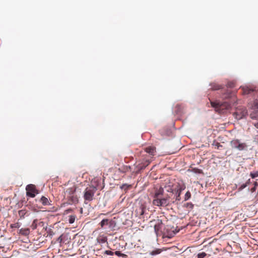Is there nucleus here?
Segmentation results:
<instances>
[{"label": "nucleus", "instance_id": "19", "mask_svg": "<svg viewBox=\"0 0 258 258\" xmlns=\"http://www.w3.org/2000/svg\"><path fill=\"white\" fill-rule=\"evenodd\" d=\"M98 242L100 243H104L107 242V238L106 237H100L97 238Z\"/></svg>", "mask_w": 258, "mask_h": 258}, {"label": "nucleus", "instance_id": "20", "mask_svg": "<svg viewBox=\"0 0 258 258\" xmlns=\"http://www.w3.org/2000/svg\"><path fill=\"white\" fill-rule=\"evenodd\" d=\"M231 97V93L229 91H227L226 93L222 95V98L223 99H227Z\"/></svg>", "mask_w": 258, "mask_h": 258}, {"label": "nucleus", "instance_id": "7", "mask_svg": "<svg viewBox=\"0 0 258 258\" xmlns=\"http://www.w3.org/2000/svg\"><path fill=\"white\" fill-rule=\"evenodd\" d=\"M26 195L31 198H34L36 194H38V190L33 184H29L26 186Z\"/></svg>", "mask_w": 258, "mask_h": 258}, {"label": "nucleus", "instance_id": "30", "mask_svg": "<svg viewBox=\"0 0 258 258\" xmlns=\"http://www.w3.org/2000/svg\"><path fill=\"white\" fill-rule=\"evenodd\" d=\"M227 86L229 88H233L235 87V83L234 82H229L227 84Z\"/></svg>", "mask_w": 258, "mask_h": 258}, {"label": "nucleus", "instance_id": "2", "mask_svg": "<svg viewBox=\"0 0 258 258\" xmlns=\"http://www.w3.org/2000/svg\"><path fill=\"white\" fill-rule=\"evenodd\" d=\"M97 190V187L93 185L87 187L84 192L85 200L89 202L92 201L94 199V194Z\"/></svg>", "mask_w": 258, "mask_h": 258}, {"label": "nucleus", "instance_id": "40", "mask_svg": "<svg viewBox=\"0 0 258 258\" xmlns=\"http://www.w3.org/2000/svg\"><path fill=\"white\" fill-rule=\"evenodd\" d=\"M254 125L257 128H258V122H256V123H254Z\"/></svg>", "mask_w": 258, "mask_h": 258}, {"label": "nucleus", "instance_id": "41", "mask_svg": "<svg viewBox=\"0 0 258 258\" xmlns=\"http://www.w3.org/2000/svg\"><path fill=\"white\" fill-rule=\"evenodd\" d=\"M144 211L143 208H142V212H141V215L144 214Z\"/></svg>", "mask_w": 258, "mask_h": 258}, {"label": "nucleus", "instance_id": "6", "mask_svg": "<svg viewBox=\"0 0 258 258\" xmlns=\"http://www.w3.org/2000/svg\"><path fill=\"white\" fill-rule=\"evenodd\" d=\"M185 188V185L184 183H178L176 187H175L174 189L172 190V192L173 194H175L176 196V201H180L181 200L180 198V195L181 193V191L183 190Z\"/></svg>", "mask_w": 258, "mask_h": 258}, {"label": "nucleus", "instance_id": "39", "mask_svg": "<svg viewBox=\"0 0 258 258\" xmlns=\"http://www.w3.org/2000/svg\"><path fill=\"white\" fill-rule=\"evenodd\" d=\"M257 185H258V183L257 182L255 181L254 182V186L256 187L257 186Z\"/></svg>", "mask_w": 258, "mask_h": 258}, {"label": "nucleus", "instance_id": "22", "mask_svg": "<svg viewBox=\"0 0 258 258\" xmlns=\"http://www.w3.org/2000/svg\"><path fill=\"white\" fill-rule=\"evenodd\" d=\"M76 219V216L71 215L69 216V222L70 224L73 223Z\"/></svg>", "mask_w": 258, "mask_h": 258}, {"label": "nucleus", "instance_id": "26", "mask_svg": "<svg viewBox=\"0 0 258 258\" xmlns=\"http://www.w3.org/2000/svg\"><path fill=\"white\" fill-rule=\"evenodd\" d=\"M250 176L252 178H254L255 177H258V171H255V172H250Z\"/></svg>", "mask_w": 258, "mask_h": 258}, {"label": "nucleus", "instance_id": "29", "mask_svg": "<svg viewBox=\"0 0 258 258\" xmlns=\"http://www.w3.org/2000/svg\"><path fill=\"white\" fill-rule=\"evenodd\" d=\"M213 145H214L218 149H219L220 147H222V145H221L220 143L218 142L214 143Z\"/></svg>", "mask_w": 258, "mask_h": 258}, {"label": "nucleus", "instance_id": "9", "mask_svg": "<svg viewBox=\"0 0 258 258\" xmlns=\"http://www.w3.org/2000/svg\"><path fill=\"white\" fill-rule=\"evenodd\" d=\"M154 221H156V223L154 225V231L157 235H158L159 233V232L161 231L162 226V221L160 219L154 220Z\"/></svg>", "mask_w": 258, "mask_h": 258}, {"label": "nucleus", "instance_id": "14", "mask_svg": "<svg viewBox=\"0 0 258 258\" xmlns=\"http://www.w3.org/2000/svg\"><path fill=\"white\" fill-rule=\"evenodd\" d=\"M211 253L212 252L207 253V252L202 251V252H199L198 254L197 257L198 258H204L205 257H209V256L211 255Z\"/></svg>", "mask_w": 258, "mask_h": 258}, {"label": "nucleus", "instance_id": "35", "mask_svg": "<svg viewBox=\"0 0 258 258\" xmlns=\"http://www.w3.org/2000/svg\"><path fill=\"white\" fill-rule=\"evenodd\" d=\"M62 235H61L57 239V241H58L60 244H61L62 242Z\"/></svg>", "mask_w": 258, "mask_h": 258}, {"label": "nucleus", "instance_id": "28", "mask_svg": "<svg viewBox=\"0 0 258 258\" xmlns=\"http://www.w3.org/2000/svg\"><path fill=\"white\" fill-rule=\"evenodd\" d=\"M247 186V184H245V183H243L242 184H241L238 188V190L239 191H240V190H242L243 189H244V188H245Z\"/></svg>", "mask_w": 258, "mask_h": 258}, {"label": "nucleus", "instance_id": "3", "mask_svg": "<svg viewBox=\"0 0 258 258\" xmlns=\"http://www.w3.org/2000/svg\"><path fill=\"white\" fill-rule=\"evenodd\" d=\"M212 107H214L217 111L222 112L224 109H228L231 107V104L227 102L221 103L219 101H211Z\"/></svg>", "mask_w": 258, "mask_h": 258}, {"label": "nucleus", "instance_id": "13", "mask_svg": "<svg viewBox=\"0 0 258 258\" xmlns=\"http://www.w3.org/2000/svg\"><path fill=\"white\" fill-rule=\"evenodd\" d=\"M242 93L244 94H249L254 91V89H251L248 87H244L242 88Z\"/></svg>", "mask_w": 258, "mask_h": 258}, {"label": "nucleus", "instance_id": "27", "mask_svg": "<svg viewBox=\"0 0 258 258\" xmlns=\"http://www.w3.org/2000/svg\"><path fill=\"white\" fill-rule=\"evenodd\" d=\"M47 235L49 236H52L53 235H54V233L52 231L51 229H49L47 230Z\"/></svg>", "mask_w": 258, "mask_h": 258}, {"label": "nucleus", "instance_id": "1", "mask_svg": "<svg viewBox=\"0 0 258 258\" xmlns=\"http://www.w3.org/2000/svg\"><path fill=\"white\" fill-rule=\"evenodd\" d=\"M144 151L145 152L148 153L149 155L144 157L142 162L138 165L139 170L144 169L150 163L151 159L155 155L156 148L153 146H148L144 148Z\"/></svg>", "mask_w": 258, "mask_h": 258}, {"label": "nucleus", "instance_id": "37", "mask_svg": "<svg viewBox=\"0 0 258 258\" xmlns=\"http://www.w3.org/2000/svg\"><path fill=\"white\" fill-rule=\"evenodd\" d=\"M256 187H254V186L253 187L251 188V189H250L251 192H254L255 191V190H256Z\"/></svg>", "mask_w": 258, "mask_h": 258}, {"label": "nucleus", "instance_id": "25", "mask_svg": "<svg viewBox=\"0 0 258 258\" xmlns=\"http://www.w3.org/2000/svg\"><path fill=\"white\" fill-rule=\"evenodd\" d=\"M191 197V194L189 191H187L184 196V201L188 200Z\"/></svg>", "mask_w": 258, "mask_h": 258}, {"label": "nucleus", "instance_id": "36", "mask_svg": "<svg viewBox=\"0 0 258 258\" xmlns=\"http://www.w3.org/2000/svg\"><path fill=\"white\" fill-rule=\"evenodd\" d=\"M186 207L192 209L194 207V205L191 203H188L186 204Z\"/></svg>", "mask_w": 258, "mask_h": 258}, {"label": "nucleus", "instance_id": "17", "mask_svg": "<svg viewBox=\"0 0 258 258\" xmlns=\"http://www.w3.org/2000/svg\"><path fill=\"white\" fill-rule=\"evenodd\" d=\"M27 213L28 212L26 210L23 209L19 211L18 215L21 219L24 218L25 216L27 215Z\"/></svg>", "mask_w": 258, "mask_h": 258}, {"label": "nucleus", "instance_id": "24", "mask_svg": "<svg viewBox=\"0 0 258 258\" xmlns=\"http://www.w3.org/2000/svg\"><path fill=\"white\" fill-rule=\"evenodd\" d=\"M252 107V108L258 109V99L254 100Z\"/></svg>", "mask_w": 258, "mask_h": 258}, {"label": "nucleus", "instance_id": "34", "mask_svg": "<svg viewBox=\"0 0 258 258\" xmlns=\"http://www.w3.org/2000/svg\"><path fill=\"white\" fill-rule=\"evenodd\" d=\"M105 253L107 255H113L114 254V252L110 250H106L105 251Z\"/></svg>", "mask_w": 258, "mask_h": 258}, {"label": "nucleus", "instance_id": "5", "mask_svg": "<svg viewBox=\"0 0 258 258\" xmlns=\"http://www.w3.org/2000/svg\"><path fill=\"white\" fill-rule=\"evenodd\" d=\"M153 204L158 207H166L169 204V199L168 197L154 199Z\"/></svg>", "mask_w": 258, "mask_h": 258}, {"label": "nucleus", "instance_id": "16", "mask_svg": "<svg viewBox=\"0 0 258 258\" xmlns=\"http://www.w3.org/2000/svg\"><path fill=\"white\" fill-rule=\"evenodd\" d=\"M40 201L41 202L42 204L44 206L50 205V203L49 202L48 199L44 196H42L41 198Z\"/></svg>", "mask_w": 258, "mask_h": 258}, {"label": "nucleus", "instance_id": "12", "mask_svg": "<svg viewBox=\"0 0 258 258\" xmlns=\"http://www.w3.org/2000/svg\"><path fill=\"white\" fill-rule=\"evenodd\" d=\"M211 89L212 90H218L223 88V86L216 83H212L210 84Z\"/></svg>", "mask_w": 258, "mask_h": 258}, {"label": "nucleus", "instance_id": "31", "mask_svg": "<svg viewBox=\"0 0 258 258\" xmlns=\"http://www.w3.org/2000/svg\"><path fill=\"white\" fill-rule=\"evenodd\" d=\"M11 228H19V224L18 223H15V224H11Z\"/></svg>", "mask_w": 258, "mask_h": 258}, {"label": "nucleus", "instance_id": "21", "mask_svg": "<svg viewBox=\"0 0 258 258\" xmlns=\"http://www.w3.org/2000/svg\"><path fill=\"white\" fill-rule=\"evenodd\" d=\"M37 222H38V220L37 219H35L33 221V222H32L31 226L32 229L34 230L37 228Z\"/></svg>", "mask_w": 258, "mask_h": 258}, {"label": "nucleus", "instance_id": "32", "mask_svg": "<svg viewBox=\"0 0 258 258\" xmlns=\"http://www.w3.org/2000/svg\"><path fill=\"white\" fill-rule=\"evenodd\" d=\"M131 186V185H128L127 184H124L121 186V188L122 189L124 188V189H126Z\"/></svg>", "mask_w": 258, "mask_h": 258}, {"label": "nucleus", "instance_id": "18", "mask_svg": "<svg viewBox=\"0 0 258 258\" xmlns=\"http://www.w3.org/2000/svg\"><path fill=\"white\" fill-rule=\"evenodd\" d=\"M109 223V220L107 219H103L100 223L101 228H103L105 225H107Z\"/></svg>", "mask_w": 258, "mask_h": 258}, {"label": "nucleus", "instance_id": "23", "mask_svg": "<svg viewBox=\"0 0 258 258\" xmlns=\"http://www.w3.org/2000/svg\"><path fill=\"white\" fill-rule=\"evenodd\" d=\"M161 252V250L160 249H157L154 250H153L151 252L150 254L152 255H156L159 254Z\"/></svg>", "mask_w": 258, "mask_h": 258}, {"label": "nucleus", "instance_id": "15", "mask_svg": "<svg viewBox=\"0 0 258 258\" xmlns=\"http://www.w3.org/2000/svg\"><path fill=\"white\" fill-rule=\"evenodd\" d=\"M163 189L160 188L159 190H158L155 193V195L154 196V199H158L159 198L162 197V196L163 195Z\"/></svg>", "mask_w": 258, "mask_h": 258}, {"label": "nucleus", "instance_id": "8", "mask_svg": "<svg viewBox=\"0 0 258 258\" xmlns=\"http://www.w3.org/2000/svg\"><path fill=\"white\" fill-rule=\"evenodd\" d=\"M247 114V110L244 107L237 108L234 113V115L237 119H240L245 117Z\"/></svg>", "mask_w": 258, "mask_h": 258}, {"label": "nucleus", "instance_id": "42", "mask_svg": "<svg viewBox=\"0 0 258 258\" xmlns=\"http://www.w3.org/2000/svg\"><path fill=\"white\" fill-rule=\"evenodd\" d=\"M25 231H26V233H28L29 232V230L28 229L25 230Z\"/></svg>", "mask_w": 258, "mask_h": 258}, {"label": "nucleus", "instance_id": "38", "mask_svg": "<svg viewBox=\"0 0 258 258\" xmlns=\"http://www.w3.org/2000/svg\"><path fill=\"white\" fill-rule=\"evenodd\" d=\"M250 183V180L249 179L246 182L245 184H247V186Z\"/></svg>", "mask_w": 258, "mask_h": 258}, {"label": "nucleus", "instance_id": "4", "mask_svg": "<svg viewBox=\"0 0 258 258\" xmlns=\"http://www.w3.org/2000/svg\"><path fill=\"white\" fill-rule=\"evenodd\" d=\"M230 145L232 148L236 149L239 151L246 150L247 145L244 143H241L239 140H233L230 142Z\"/></svg>", "mask_w": 258, "mask_h": 258}, {"label": "nucleus", "instance_id": "10", "mask_svg": "<svg viewBox=\"0 0 258 258\" xmlns=\"http://www.w3.org/2000/svg\"><path fill=\"white\" fill-rule=\"evenodd\" d=\"M206 248H207V250H206L207 252V253L212 252L211 255L212 254H216L218 251V248L215 247L213 243H209V244L208 246H207Z\"/></svg>", "mask_w": 258, "mask_h": 258}, {"label": "nucleus", "instance_id": "33", "mask_svg": "<svg viewBox=\"0 0 258 258\" xmlns=\"http://www.w3.org/2000/svg\"><path fill=\"white\" fill-rule=\"evenodd\" d=\"M115 254L117 256H124L125 255L124 254L121 253L119 251H116L114 252Z\"/></svg>", "mask_w": 258, "mask_h": 258}, {"label": "nucleus", "instance_id": "11", "mask_svg": "<svg viewBox=\"0 0 258 258\" xmlns=\"http://www.w3.org/2000/svg\"><path fill=\"white\" fill-rule=\"evenodd\" d=\"M250 113V117L253 119H258V109L252 108Z\"/></svg>", "mask_w": 258, "mask_h": 258}]
</instances>
